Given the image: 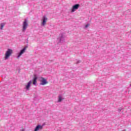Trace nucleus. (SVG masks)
<instances>
[{"label": "nucleus", "instance_id": "9", "mask_svg": "<svg viewBox=\"0 0 131 131\" xmlns=\"http://www.w3.org/2000/svg\"><path fill=\"white\" fill-rule=\"evenodd\" d=\"M32 83V81H30L27 85H26V89L28 90H29V88H30V85Z\"/></svg>", "mask_w": 131, "mask_h": 131}, {"label": "nucleus", "instance_id": "4", "mask_svg": "<svg viewBox=\"0 0 131 131\" xmlns=\"http://www.w3.org/2000/svg\"><path fill=\"white\" fill-rule=\"evenodd\" d=\"M78 8H79V4H76L73 6L72 9V13L75 12V10H78Z\"/></svg>", "mask_w": 131, "mask_h": 131}, {"label": "nucleus", "instance_id": "5", "mask_svg": "<svg viewBox=\"0 0 131 131\" xmlns=\"http://www.w3.org/2000/svg\"><path fill=\"white\" fill-rule=\"evenodd\" d=\"M41 80L40 84H41L42 85H45V84H48V81H47V80L45 79V78L41 77Z\"/></svg>", "mask_w": 131, "mask_h": 131}, {"label": "nucleus", "instance_id": "11", "mask_svg": "<svg viewBox=\"0 0 131 131\" xmlns=\"http://www.w3.org/2000/svg\"><path fill=\"white\" fill-rule=\"evenodd\" d=\"M62 101V97L61 96H59L58 97V102H61Z\"/></svg>", "mask_w": 131, "mask_h": 131}, {"label": "nucleus", "instance_id": "12", "mask_svg": "<svg viewBox=\"0 0 131 131\" xmlns=\"http://www.w3.org/2000/svg\"><path fill=\"white\" fill-rule=\"evenodd\" d=\"M89 26H90V24L86 25L85 27V28H88V27H89Z\"/></svg>", "mask_w": 131, "mask_h": 131}, {"label": "nucleus", "instance_id": "8", "mask_svg": "<svg viewBox=\"0 0 131 131\" xmlns=\"http://www.w3.org/2000/svg\"><path fill=\"white\" fill-rule=\"evenodd\" d=\"M39 129H42V126L38 125L34 129V131H38Z\"/></svg>", "mask_w": 131, "mask_h": 131}, {"label": "nucleus", "instance_id": "1", "mask_svg": "<svg viewBox=\"0 0 131 131\" xmlns=\"http://www.w3.org/2000/svg\"><path fill=\"white\" fill-rule=\"evenodd\" d=\"M12 54H13V50L10 49H8L5 53V60H7V59H9V58L11 57Z\"/></svg>", "mask_w": 131, "mask_h": 131}, {"label": "nucleus", "instance_id": "13", "mask_svg": "<svg viewBox=\"0 0 131 131\" xmlns=\"http://www.w3.org/2000/svg\"><path fill=\"white\" fill-rule=\"evenodd\" d=\"M20 131H25V130H24V128H23L22 129H20Z\"/></svg>", "mask_w": 131, "mask_h": 131}, {"label": "nucleus", "instance_id": "2", "mask_svg": "<svg viewBox=\"0 0 131 131\" xmlns=\"http://www.w3.org/2000/svg\"><path fill=\"white\" fill-rule=\"evenodd\" d=\"M27 48H28V47L26 46L20 51V53L18 54V55L17 56V58H20V57H21V56H22V55H23V54L25 53V51H26Z\"/></svg>", "mask_w": 131, "mask_h": 131}, {"label": "nucleus", "instance_id": "14", "mask_svg": "<svg viewBox=\"0 0 131 131\" xmlns=\"http://www.w3.org/2000/svg\"><path fill=\"white\" fill-rule=\"evenodd\" d=\"M122 131H124V130H122Z\"/></svg>", "mask_w": 131, "mask_h": 131}, {"label": "nucleus", "instance_id": "7", "mask_svg": "<svg viewBox=\"0 0 131 131\" xmlns=\"http://www.w3.org/2000/svg\"><path fill=\"white\" fill-rule=\"evenodd\" d=\"M42 20L43 21L42 24L43 26H45V25L46 24V23H47V21H48V18L46 16H43Z\"/></svg>", "mask_w": 131, "mask_h": 131}, {"label": "nucleus", "instance_id": "6", "mask_svg": "<svg viewBox=\"0 0 131 131\" xmlns=\"http://www.w3.org/2000/svg\"><path fill=\"white\" fill-rule=\"evenodd\" d=\"M37 76L36 75H34V77L33 78L32 81H33V84H36L37 83Z\"/></svg>", "mask_w": 131, "mask_h": 131}, {"label": "nucleus", "instance_id": "10", "mask_svg": "<svg viewBox=\"0 0 131 131\" xmlns=\"http://www.w3.org/2000/svg\"><path fill=\"white\" fill-rule=\"evenodd\" d=\"M5 23H2L1 24V30H3V29L5 27Z\"/></svg>", "mask_w": 131, "mask_h": 131}, {"label": "nucleus", "instance_id": "3", "mask_svg": "<svg viewBox=\"0 0 131 131\" xmlns=\"http://www.w3.org/2000/svg\"><path fill=\"white\" fill-rule=\"evenodd\" d=\"M28 26V23H27V20L25 19L23 24V30H26V28H27Z\"/></svg>", "mask_w": 131, "mask_h": 131}]
</instances>
